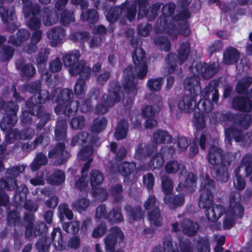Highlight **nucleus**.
Here are the masks:
<instances>
[{
	"label": "nucleus",
	"instance_id": "nucleus-1",
	"mask_svg": "<svg viewBox=\"0 0 252 252\" xmlns=\"http://www.w3.org/2000/svg\"><path fill=\"white\" fill-rule=\"evenodd\" d=\"M241 202L240 193L233 191L230 194L229 206L226 210L223 206L217 204L207 208L204 214L208 221L212 223L211 229L213 230L220 229V223L218 222V220L222 215H224L222 219L223 228L228 229L232 227L236 219L241 218L244 215V208Z\"/></svg>",
	"mask_w": 252,
	"mask_h": 252
},
{
	"label": "nucleus",
	"instance_id": "nucleus-2",
	"mask_svg": "<svg viewBox=\"0 0 252 252\" xmlns=\"http://www.w3.org/2000/svg\"><path fill=\"white\" fill-rule=\"evenodd\" d=\"M132 58L135 67L128 66L124 72L125 77L127 80L124 87L128 94L133 93L136 89V82L135 79H143L148 71L145 53L141 48L135 49L132 54Z\"/></svg>",
	"mask_w": 252,
	"mask_h": 252
},
{
	"label": "nucleus",
	"instance_id": "nucleus-3",
	"mask_svg": "<svg viewBox=\"0 0 252 252\" xmlns=\"http://www.w3.org/2000/svg\"><path fill=\"white\" fill-rule=\"evenodd\" d=\"M40 88L39 83L28 85L26 86L27 90L34 93V95L27 101L26 106L27 108H32V113L33 114H36L37 117L40 119L38 126H42L50 119V115L44 111L43 107L40 104L44 103L46 101L49 100V95L47 91L40 90Z\"/></svg>",
	"mask_w": 252,
	"mask_h": 252
},
{
	"label": "nucleus",
	"instance_id": "nucleus-4",
	"mask_svg": "<svg viewBox=\"0 0 252 252\" xmlns=\"http://www.w3.org/2000/svg\"><path fill=\"white\" fill-rule=\"evenodd\" d=\"M73 94L71 90L65 89L63 90H56L53 94V99L58 103L55 111L57 114L64 113L70 116L75 112L78 107L77 101H70Z\"/></svg>",
	"mask_w": 252,
	"mask_h": 252
},
{
	"label": "nucleus",
	"instance_id": "nucleus-5",
	"mask_svg": "<svg viewBox=\"0 0 252 252\" xmlns=\"http://www.w3.org/2000/svg\"><path fill=\"white\" fill-rule=\"evenodd\" d=\"M81 55L77 50H73L63 57L65 66L70 67L69 72L73 75L80 74L82 77L88 78L91 71V68L86 65L83 61H79Z\"/></svg>",
	"mask_w": 252,
	"mask_h": 252
},
{
	"label": "nucleus",
	"instance_id": "nucleus-6",
	"mask_svg": "<svg viewBox=\"0 0 252 252\" xmlns=\"http://www.w3.org/2000/svg\"><path fill=\"white\" fill-rule=\"evenodd\" d=\"M18 110V106L13 102H10L7 104L6 111L10 112L11 116L8 118L4 117L0 124V127L2 130L7 131L5 138L7 142L12 143L14 141L20 139V133L16 129L10 130L13 125L16 123L17 119L15 117L16 113Z\"/></svg>",
	"mask_w": 252,
	"mask_h": 252
},
{
	"label": "nucleus",
	"instance_id": "nucleus-7",
	"mask_svg": "<svg viewBox=\"0 0 252 252\" xmlns=\"http://www.w3.org/2000/svg\"><path fill=\"white\" fill-rule=\"evenodd\" d=\"M120 89L116 83L111 85L109 89V94L103 95L101 102L96 106L94 110L96 114L102 115L108 112L110 108L120 101L123 94L120 92Z\"/></svg>",
	"mask_w": 252,
	"mask_h": 252
},
{
	"label": "nucleus",
	"instance_id": "nucleus-8",
	"mask_svg": "<svg viewBox=\"0 0 252 252\" xmlns=\"http://www.w3.org/2000/svg\"><path fill=\"white\" fill-rule=\"evenodd\" d=\"M245 171L246 176L252 175L250 181L252 182V155L247 154L242 158L241 164L234 170L235 179L233 180V186L238 190H243L246 187V182L240 174L241 170Z\"/></svg>",
	"mask_w": 252,
	"mask_h": 252
},
{
	"label": "nucleus",
	"instance_id": "nucleus-9",
	"mask_svg": "<svg viewBox=\"0 0 252 252\" xmlns=\"http://www.w3.org/2000/svg\"><path fill=\"white\" fill-rule=\"evenodd\" d=\"M201 96L203 97L197 104V108L201 111L209 112L213 109V104L208 99L209 95H212V101L217 103L219 99L218 90L216 88V83L211 81L201 92Z\"/></svg>",
	"mask_w": 252,
	"mask_h": 252
},
{
	"label": "nucleus",
	"instance_id": "nucleus-10",
	"mask_svg": "<svg viewBox=\"0 0 252 252\" xmlns=\"http://www.w3.org/2000/svg\"><path fill=\"white\" fill-rule=\"evenodd\" d=\"M136 13L135 4L125 3L120 6L111 8L106 15V18L111 23L115 22L119 17H125L131 21L135 18Z\"/></svg>",
	"mask_w": 252,
	"mask_h": 252
},
{
	"label": "nucleus",
	"instance_id": "nucleus-11",
	"mask_svg": "<svg viewBox=\"0 0 252 252\" xmlns=\"http://www.w3.org/2000/svg\"><path fill=\"white\" fill-rule=\"evenodd\" d=\"M161 186L162 191L166 194L164 198V203L169 208L175 209L184 204V197L183 196L169 195L173 189V181L171 178L167 175L163 176L161 178Z\"/></svg>",
	"mask_w": 252,
	"mask_h": 252
},
{
	"label": "nucleus",
	"instance_id": "nucleus-12",
	"mask_svg": "<svg viewBox=\"0 0 252 252\" xmlns=\"http://www.w3.org/2000/svg\"><path fill=\"white\" fill-rule=\"evenodd\" d=\"M179 245L181 252H193V247L188 239H181ZM163 246V252H179L177 245H173L170 236L164 238Z\"/></svg>",
	"mask_w": 252,
	"mask_h": 252
},
{
	"label": "nucleus",
	"instance_id": "nucleus-13",
	"mask_svg": "<svg viewBox=\"0 0 252 252\" xmlns=\"http://www.w3.org/2000/svg\"><path fill=\"white\" fill-rule=\"evenodd\" d=\"M226 140L231 144L232 139L236 142H241L245 145L250 144L252 142V134L247 132L242 133L240 129H235V128H228L225 130Z\"/></svg>",
	"mask_w": 252,
	"mask_h": 252
},
{
	"label": "nucleus",
	"instance_id": "nucleus-14",
	"mask_svg": "<svg viewBox=\"0 0 252 252\" xmlns=\"http://www.w3.org/2000/svg\"><path fill=\"white\" fill-rule=\"evenodd\" d=\"M135 2L139 7L138 19H141L146 16H148L150 20L154 19L157 16L161 7V4L157 2L152 5L149 11H147V0H135Z\"/></svg>",
	"mask_w": 252,
	"mask_h": 252
},
{
	"label": "nucleus",
	"instance_id": "nucleus-15",
	"mask_svg": "<svg viewBox=\"0 0 252 252\" xmlns=\"http://www.w3.org/2000/svg\"><path fill=\"white\" fill-rule=\"evenodd\" d=\"M172 231L178 232L182 231L183 233L188 236L194 235L199 228L197 223L189 219H185L181 223L178 222L172 224Z\"/></svg>",
	"mask_w": 252,
	"mask_h": 252
},
{
	"label": "nucleus",
	"instance_id": "nucleus-16",
	"mask_svg": "<svg viewBox=\"0 0 252 252\" xmlns=\"http://www.w3.org/2000/svg\"><path fill=\"white\" fill-rule=\"evenodd\" d=\"M218 64L213 63L207 64L205 63H199L195 64L192 69L193 73L201 76L205 79H209L213 77L217 71Z\"/></svg>",
	"mask_w": 252,
	"mask_h": 252
},
{
	"label": "nucleus",
	"instance_id": "nucleus-17",
	"mask_svg": "<svg viewBox=\"0 0 252 252\" xmlns=\"http://www.w3.org/2000/svg\"><path fill=\"white\" fill-rule=\"evenodd\" d=\"M123 238L124 234L121 229L117 227H113L111 229V232L104 239L106 251L112 252L115 248L116 239L119 238L122 240Z\"/></svg>",
	"mask_w": 252,
	"mask_h": 252
},
{
	"label": "nucleus",
	"instance_id": "nucleus-18",
	"mask_svg": "<svg viewBox=\"0 0 252 252\" xmlns=\"http://www.w3.org/2000/svg\"><path fill=\"white\" fill-rule=\"evenodd\" d=\"M184 85L185 88L189 92L190 94L198 95L201 92L200 78L196 73H193L192 76L186 78Z\"/></svg>",
	"mask_w": 252,
	"mask_h": 252
},
{
	"label": "nucleus",
	"instance_id": "nucleus-19",
	"mask_svg": "<svg viewBox=\"0 0 252 252\" xmlns=\"http://www.w3.org/2000/svg\"><path fill=\"white\" fill-rule=\"evenodd\" d=\"M0 17L2 21L7 24V28L10 32H12L17 28L16 25L14 24V10L13 8L10 10H5L0 3Z\"/></svg>",
	"mask_w": 252,
	"mask_h": 252
},
{
	"label": "nucleus",
	"instance_id": "nucleus-20",
	"mask_svg": "<svg viewBox=\"0 0 252 252\" xmlns=\"http://www.w3.org/2000/svg\"><path fill=\"white\" fill-rule=\"evenodd\" d=\"M197 95L189 94L183 96L179 102V108L186 112L192 111L196 106L195 97Z\"/></svg>",
	"mask_w": 252,
	"mask_h": 252
},
{
	"label": "nucleus",
	"instance_id": "nucleus-21",
	"mask_svg": "<svg viewBox=\"0 0 252 252\" xmlns=\"http://www.w3.org/2000/svg\"><path fill=\"white\" fill-rule=\"evenodd\" d=\"M232 106L237 110L249 112L252 110V102L247 97L237 96L233 99Z\"/></svg>",
	"mask_w": 252,
	"mask_h": 252
},
{
	"label": "nucleus",
	"instance_id": "nucleus-22",
	"mask_svg": "<svg viewBox=\"0 0 252 252\" xmlns=\"http://www.w3.org/2000/svg\"><path fill=\"white\" fill-rule=\"evenodd\" d=\"M42 20L45 26H51L57 22L59 16L57 12L48 7L42 9L41 15Z\"/></svg>",
	"mask_w": 252,
	"mask_h": 252
},
{
	"label": "nucleus",
	"instance_id": "nucleus-23",
	"mask_svg": "<svg viewBox=\"0 0 252 252\" xmlns=\"http://www.w3.org/2000/svg\"><path fill=\"white\" fill-rule=\"evenodd\" d=\"M251 123V118L249 115H236L234 116V122L233 126L229 128H235V129H246Z\"/></svg>",
	"mask_w": 252,
	"mask_h": 252
},
{
	"label": "nucleus",
	"instance_id": "nucleus-24",
	"mask_svg": "<svg viewBox=\"0 0 252 252\" xmlns=\"http://www.w3.org/2000/svg\"><path fill=\"white\" fill-rule=\"evenodd\" d=\"M164 168L165 172L168 174H175L178 171H180V174L182 176L187 173L185 166L180 164L177 160H172L168 161L166 163Z\"/></svg>",
	"mask_w": 252,
	"mask_h": 252
},
{
	"label": "nucleus",
	"instance_id": "nucleus-25",
	"mask_svg": "<svg viewBox=\"0 0 252 252\" xmlns=\"http://www.w3.org/2000/svg\"><path fill=\"white\" fill-rule=\"evenodd\" d=\"M223 156L222 151L220 148L213 146L209 150L208 160L212 165H219L221 164Z\"/></svg>",
	"mask_w": 252,
	"mask_h": 252
},
{
	"label": "nucleus",
	"instance_id": "nucleus-26",
	"mask_svg": "<svg viewBox=\"0 0 252 252\" xmlns=\"http://www.w3.org/2000/svg\"><path fill=\"white\" fill-rule=\"evenodd\" d=\"M64 36L63 30L61 27H56L47 33V37L50 40L52 46L56 47L60 43Z\"/></svg>",
	"mask_w": 252,
	"mask_h": 252
},
{
	"label": "nucleus",
	"instance_id": "nucleus-27",
	"mask_svg": "<svg viewBox=\"0 0 252 252\" xmlns=\"http://www.w3.org/2000/svg\"><path fill=\"white\" fill-rule=\"evenodd\" d=\"M124 209L126 212L130 222L140 220L143 218L144 214L142 212L141 208L139 207L133 208L131 206L126 205Z\"/></svg>",
	"mask_w": 252,
	"mask_h": 252
},
{
	"label": "nucleus",
	"instance_id": "nucleus-28",
	"mask_svg": "<svg viewBox=\"0 0 252 252\" xmlns=\"http://www.w3.org/2000/svg\"><path fill=\"white\" fill-rule=\"evenodd\" d=\"M240 57L238 51L235 48L229 47L223 53L224 63L232 64L237 62Z\"/></svg>",
	"mask_w": 252,
	"mask_h": 252
},
{
	"label": "nucleus",
	"instance_id": "nucleus-29",
	"mask_svg": "<svg viewBox=\"0 0 252 252\" xmlns=\"http://www.w3.org/2000/svg\"><path fill=\"white\" fill-rule=\"evenodd\" d=\"M30 34L25 29L19 30L16 34V37L14 36H10L9 42L15 46H20L22 43L27 40L30 37Z\"/></svg>",
	"mask_w": 252,
	"mask_h": 252
},
{
	"label": "nucleus",
	"instance_id": "nucleus-30",
	"mask_svg": "<svg viewBox=\"0 0 252 252\" xmlns=\"http://www.w3.org/2000/svg\"><path fill=\"white\" fill-rule=\"evenodd\" d=\"M24 4L23 13L25 17H28L32 13L33 15H37L40 11V7L37 3H33L29 0H23Z\"/></svg>",
	"mask_w": 252,
	"mask_h": 252
},
{
	"label": "nucleus",
	"instance_id": "nucleus-31",
	"mask_svg": "<svg viewBox=\"0 0 252 252\" xmlns=\"http://www.w3.org/2000/svg\"><path fill=\"white\" fill-rule=\"evenodd\" d=\"M51 238L55 247L58 250L65 249L66 245L62 238L61 230L56 228L51 233Z\"/></svg>",
	"mask_w": 252,
	"mask_h": 252
},
{
	"label": "nucleus",
	"instance_id": "nucleus-32",
	"mask_svg": "<svg viewBox=\"0 0 252 252\" xmlns=\"http://www.w3.org/2000/svg\"><path fill=\"white\" fill-rule=\"evenodd\" d=\"M164 163V158L162 154L158 153L155 155L151 159L148 167H145V166H142L140 167L141 170H146L149 168L154 170L155 169H159L163 166Z\"/></svg>",
	"mask_w": 252,
	"mask_h": 252
},
{
	"label": "nucleus",
	"instance_id": "nucleus-33",
	"mask_svg": "<svg viewBox=\"0 0 252 252\" xmlns=\"http://www.w3.org/2000/svg\"><path fill=\"white\" fill-rule=\"evenodd\" d=\"M65 146L63 143H59L53 150L49 152V157L51 158H60L64 160L68 156V153L64 151Z\"/></svg>",
	"mask_w": 252,
	"mask_h": 252
},
{
	"label": "nucleus",
	"instance_id": "nucleus-34",
	"mask_svg": "<svg viewBox=\"0 0 252 252\" xmlns=\"http://www.w3.org/2000/svg\"><path fill=\"white\" fill-rule=\"evenodd\" d=\"M213 172L217 180L220 182H226L229 179L227 169L222 165H216Z\"/></svg>",
	"mask_w": 252,
	"mask_h": 252
},
{
	"label": "nucleus",
	"instance_id": "nucleus-35",
	"mask_svg": "<svg viewBox=\"0 0 252 252\" xmlns=\"http://www.w3.org/2000/svg\"><path fill=\"white\" fill-rule=\"evenodd\" d=\"M213 203V196L210 191H201L198 206L200 208L207 209Z\"/></svg>",
	"mask_w": 252,
	"mask_h": 252
},
{
	"label": "nucleus",
	"instance_id": "nucleus-36",
	"mask_svg": "<svg viewBox=\"0 0 252 252\" xmlns=\"http://www.w3.org/2000/svg\"><path fill=\"white\" fill-rule=\"evenodd\" d=\"M158 102L157 105L153 106H147L143 108L142 114L145 118H154L156 113L162 107V102L160 98H158Z\"/></svg>",
	"mask_w": 252,
	"mask_h": 252
},
{
	"label": "nucleus",
	"instance_id": "nucleus-37",
	"mask_svg": "<svg viewBox=\"0 0 252 252\" xmlns=\"http://www.w3.org/2000/svg\"><path fill=\"white\" fill-rule=\"evenodd\" d=\"M128 129V123L126 121L123 120L119 123L114 136L117 140H121L126 137Z\"/></svg>",
	"mask_w": 252,
	"mask_h": 252
},
{
	"label": "nucleus",
	"instance_id": "nucleus-38",
	"mask_svg": "<svg viewBox=\"0 0 252 252\" xmlns=\"http://www.w3.org/2000/svg\"><path fill=\"white\" fill-rule=\"evenodd\" d=\"M196 178L194 175L192 173H189L185 182L186 185H185L181 182H180L176 188V190L178 191H181L183 190H184L185 191L191 190L194 186Z\"/></svg>",
	"mask_w": 252,
	"mask_h": 252
},
{
	"label": "nucleus",
	"instance_id": "nucleus-39",
	"mask_svg": "<svg viewBox=\"0 0 252 252\" xmlns=\"http://www.w3.org/2000/svg\"><path fill=\"white\" fill-rule=\"evenodd\" d=\"M153 141L157 144L168 143L171 141V136L166 132L162 130H158L153 134Z\"/></svg>",
	"mask_w": 252,
	"mask_h": 252
},
{
	"label": "nucleus",
	"instance_id": "nucleus-40",
	"mask_svg": "<svg viewBox=\"0 0 252 252\" xmlns=\"http://www.w3.org/2000/svg\"><path fill=\"white\" fill-rule=\"evenodd\" d=\"M65 174L61 170L55 171L48 179V182L54 185H59L64 182Z\"/></svg>",
	"mask_w": 252,
	"mask_h": 252
},
{
	"label": "nucleus",
	"instance_id": "nucleus-41",
	"mask_svg": "<svg viewBox=\"0 0 252 252\" xmlns=\"http://www.w3.org/2000/svg\"><path fill=\"white\" fill-rule=\"evenodd\" d=\"M66 128L67 125L64 120H61L57 122L55 131L56 138L57 140H62L65 137Z\"/></svg>",
	"mask_w": 252,
	"mask_h": 252
},
{
	"label": "nucleus",
	"instance_id": "nucleus-42",
	"mask_svg": "<svg viewBox=\"0 0 252 252\" xmlns=\"http://www.w3.org/2000/svg\"><path fill=\"white\" fill-rule=\"evenodd\" d=\"M148 218L151 225L158 226L161 224L162 218L158 208L156 207L154 211L149 212Z\"/></svg>",
	"mask_w": 252,
	"mask_h": 252
},
{
	"label": "nucleus",
	"instance_id": "nucleus-43",
	"mask_svg": "<svg viewBox=\"0 0 252 252\" xmlns=\"http://www.w3.org/2000/svg\"><path fill=\"white\" fill-rule=\"evenodd\" d=\"M190 53V45L188 42L182 43L178 49V56L181 63H183L188 57Z\"/></svg>",
	"mask_w": 252,
	"mask_h": 252
},
{
	"label": "nucleus",
	"instance_id": "nucleus-44",
	"mask_svg": "<svg viewBox=\"0 0 252 252\" xmlns=\"http://www.w3.org/2000/svg\"><path fill=\"white\" fill-rule=\"evenodd\" d=\"M90 205V201L86 198H82L75 201L72 204V208L74 211L81 213L87 210Z\"/></svg>",
	"mask_w": 252,
	"mask_h": 252
},
{
	"label": "nucleus",
	"instance_id": "nucleus-45",
	"mask_svg": "<svg viewBox=\"0 0 252 252\" xmlns=\"http://www.w3.org/2000/svg\"><path fill=\"white\" fill-rule=\"evenodd\" d=\"M106 219L112 223L122 222L124 220V217L121 212V209L118 208H113L106 217Z\"/></svg>",
	"mask_w": 252,
	"mask_h": 252
},
{
	"label": "nucleus",
	"instance_id": "nucleus-46",
	"mask_svg": "<svg viewBox=\"0 0 252 252\" xmlns=\"http://www.w3.org/2000/svg\"><path fill=\"white\" fill-rule=\"evenodd\" d=\"M107 119L104 117L97 118L94 120L91 126V129L95 132H100L106 127Z\"/></svg>",
	"mask_w": 252,
	"mask_h": 252
},
{
	"label": "nucleus",
	"instance_id": "nucleus-47",
	"mask_svg": "<svg viewBox=\"0 0 252 252\" xmlns=\"http://www.w3.org/2000/svg\"><path fill=\"white\" fill-rule=\"evenodd\" d=\"M151 154L150 151V146L146 148L143 144H140L138 145L136 153L135 154V158L139 160H144L146 157Z\"/></svg>",
	"mask_w": 252,
	"mask_h": 252
},
{
	"label": "nucleus",
	"instance_id": "nucleus-48",
	"mask_svg": "<svg viewBox=\"0 0 252 252\" xmlns=\"http://www.w3.org/2000/svg\"><path fill=\"white\" fill-rule=\"evenodd\" d=\"M17 188V184L14 178L6 176V180H0V189L6 188L7 190H13Z\"/></svg>",
	"mask_w": 252,
	"mask_h": 252
},
{
	"label": "nucleus",
	"instance_id": "nucleus-49",
	"mask_svg": "<svg viewBox=\"0 0 252 252\" xmlns=\"http://www.w3.org/2000/svg\"><path fill=\"white\" fill-rule=\"evenodd\" d=\"M252 83V78L245 77L240 80L236 87V90L239 94L244 93Z\"/></svg>",
	"mask_w": 252,
	"mask_h": 252
},
{
	"label": "nucleus",
	"instance_id": "nucleus-50",
	"mask_svg": "<svg viewBox=\"0 0 252 252\" xmlns=\"http://www.w3.org/2000/svg\"><path fill=\"white\" fill-rule=\"evenodd\" d=\"M77 134L79 136V141L80 144H86L87 145H97L96 143L98 138L96 136L89 137L88 133L84 132H80Z\"/></svg>",
	"mask_w": 252,
	"mask_h": 252
},
{
	"label": "nucleus",
	"instance_id": "nucleus-51",
	"mask_svg": "<svg viewBox=\"0 0 252 252\" xmlns=\"http://www.w3.org/2000/svg\"><path fill=\"white\" fill-rule=\"evenodd\" d=\"M47 162V158L44 155L39 153L31 164V169L35 171L37 170L41 165H45Z\"/></svg>",
	"mask_w": 252,
	"mask_h": 252
},
{
	"label": "nucleus",
	"instance_id": "nucleus-52",
	"mask_svg": "<svg viewBox=\"0 0 252 252\" xmlns=\"http://www.w3.org/2000/svg\"><path fill=\"white\" fill-rule=\"evenodd\" d=\"M156 46L161 50L168 51L170 48L169 41L164 36H158L154 39Z\"/></svg>",
	"mask_w": 252,
	"mask_h": 252
},
{
	"label": "nucleus",
	"instance_id": "nucleus-53",
	"mask_svg": "<svg viewBox=\"0 0 252 252\" xmlns=\"http://www.w3.org/2000/svg\"><path fill=\"white\" fill-rule=\"evenodd\" d=\"M81 18L83 21H88L90 23H95L98 20V15L96 10L92 9L83 12L81 15Z\"/></svg>",
	"mask_w": 252,
	"mask_h": 252
},
{
	"label": "nucleus",
	"instance_id": "nucleus-54",
	"mask_svg": "<svg viewBox=\"0 0 252 252\" xmlns=\"http://www.w3.org/2000/svg\"><path fill=\"white\" fill-rule=\"evenodd\" d=\"M118 168L119 172L125 176L134 171L136 169V165L133 162H124L120 165Z\"/></svg>",
	"mask_w": 252,
	"mask_h": 252
},
{
	"label": "nucleus",
	"instance_id": "nucleus-55",
	"mask_svg": "<svg viewBox=\"0 0 252 252\" xmlns=\"http://www.w3.org/2000/svg\"><path fill=\"white\" fill-rule=\"evenodd\" d=\"M88 78L82 77L78 79L74 86V93L78 97H82V95L84 94L86 92L85 83L84 79H88Z\"/></svg>",
	"mask_w": 252,
	"mask_h": 252
},
{
	"label": "nucleus",
	"instance_id": "nucleus-56",
	"mask_svg": "<svg viewBox=\"0 0 252 252\" xmlns=\"http://www.w3.org/2000/svg\"><path fill=\"white\" fill-rule=\"evenodd\" d=\"M89 33L87 32H77L71 33L69 39L73 42L83 43L89 39Z\"/></svg>",
	"mask_w": 252,
	"mask_h": 252
},
{
	"label": "nucleus",
	"instance_id": "nucleus-57",
	"mask_svg": "<svg viewBox=\"0 0 252 252\" xmlns=\"http://www.w3.org/2000/svg\"><path fill=\"white\" fill-rule=\"evenodd\" d=\"M104 181V177L102 174L98 170H93L90 174V182L92 186L101 184Z\"/></svg>",
	"mask_w": 252,
	"mask_h": 252
},
{
	"label": "nucleus",
	"instance_id": "nucleus-58",
	"mask_svg": "<svg viewBox=\"0 0 252 252\" xmlns=\"http://www.w3.org/2000/svg\"><path fill=\"white\" fill-rule=\"evenodd\" d=\"M51 241L45 237H42L36 243V249L38 252H49Z\"/></svg>",
	"mask_w": 252,
	"mask_h": 252
},
{
	"label": "nucleus",
	"instance_id": "nucleus-59",
	"mask_svg": "<svg viewBox=\"0 0 252 252\" xmlns=\"http://www.w3.org/2000/svg\"><path fill=\"white\" fill-rule=\"evenodd\" d=\"M24 220L29 222L26 227L25 236L27 238L30 237L33 234L34 226L32 221L33 220V215L32 214H26L25 216Z\"/></svg>",
	"mask_w": 252,
	"mask_h": 252
},
{
	"label": "nucleus",
	"instance_id": "nucleus-60",
	"mask_svg": "<svg viewBox=\"0 0 252 252\" xmlns=\"http://www.w3.org/2000/svg\"><path fill=\"white\" fill-rule=\"evenodd\" d=\"M193 122L197 129H202L205 126L204 116L198 112L194 113Z\"/></svg>",
	"mask_w": 252,
	"mask_h": 252
},
{
	"label": "nucleus",
	"instance_id": "nucleus-61",
	"mask_svg": "<svg viewBox=\"0 0 252 252\" xmlns=\"http://www.w3.org/2000/svg\"><path fill=\"white\" fill-rule=\"evenodd\" d=\"M17 66L21 70L23 75L32 76L35 72V68L31 64H28L23 66L22 64L17 63Z\"/></svg>",
	"mask_w": 252,
	"mask_h": 252
},
{
	"label": "nucleus",
	"instance_id": "nucleus-62",
	"mask_svg": "<svg viewBox=\"0 0 252 252\" xmlns=\"http://www.w3.org/2000/svg\"><path fill=\"white\" fill-rule=\"evenodd\" d=\"M190 141L185 137H180L178 138L177 143V150L178 152L181 153L186 151L189 145Z\"/></svg>",
	"mask_w": 252,
	"mask_h": 252
},
{
	"label": "nucleus",
	"instance_id": "nucleus-63",
	"mask_svg": "<svg viewBox=\"0 0 252 252\" xmlns=\"http://www.w3.org/2000/svg\"><path fill=\"white\" fill-rule=\"evenodd\" d=\"M162 82L161 78L151 79L148 81L147 86L151 91H158L160 90Z\"/></svg>",
	"mask_w": 252,
	"mask_h": 252
},
{
	"label": "nucleus",
	"instance_id": "nucleus-64",
	"mask_svg": "<svg viewBox=\"0 0 252 252\" xmlns=\"http://www.w3.org/2000/svg\"><path fill=\"white\" fill-rule=\"evenodd\" d=\"M197 252H210L209 244L207 238L200 239L197 243Z\"/></svg>",
	"mask_w": 252,
	"mask_h": 252
}]
</instances>
